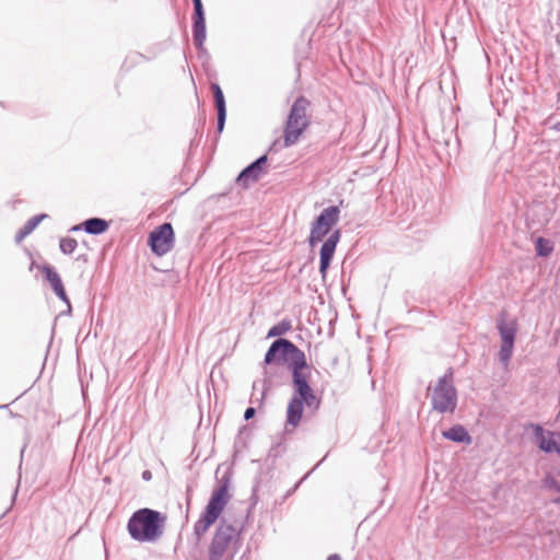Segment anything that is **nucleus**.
<instances>
[{
  "mask_svg": "<svg viewBox=\"0 0 560 560\" xmlns=\"http://www.w3.org/2000/svg\"><path fill=\"white\" fill-rule=\"evenodd\" d=\"M264 363H284L291 371L293 392L287 408L288 425L298 427L304 408L319 409L320 398L316 396L310 383L311 365L305 353L296 345L287 338L276 339L265 353Z\"/></svg>",
  "mask_w": 560,
  "mask_h": 560,
  "instance_id": "nucleus-1",
  "label": "nucleus"
},
{
  "mask_svg": "<svg viewBox=\"0 0 560 560\" xmlns=\"http://www.w3.org/2000/svg\"><path fill=\"white\" fill-rule=\"evenodd\" d=\"M165 521V515L159 511L139 509L130 516L127 530L136 541L154 542L163 535Z\"/></svg>",
  "mask_w": 560,
  "mask_h": 560,
  "instance_id": "nucleus-2",
  "label": "nucleus"
},
{
  "mask_svg": "<svg viewBox=\"0 0 560 560\" xmlns=\"http://www.w3.org/2000/svg\"><path fill=\"white\" fill-rule=\"evenodd\" d=\"M311 102L305 96H299L292 104L283 131L284 147L294 145L302 133L310 126V118L306 114Z\"/></svg>",
  "mask_w": 560,
  "mask_h": 560,
  "instance_id": "nucleus-3",
  "label": "nucleus"
},
{
  "mask_svg": "<svg viewBox=\"0 0 560 560\" xmlns=\"http://www.w3.org/2000/svg\"><path fill=\"white\" fill-rule=\"evenodd\" d=\"M457 389L454 386V372L450 368L439 377L431 394L432 410L439 413H453L457 407Z\"/></svg>",
  "mask_w": 560,
  "mask_h": 560,
  "instance_id": "nucleus-4",
  "label": "nucleus"
},
{
  "mask_svg": "<svg viewBox=\"0 0 560 560\" xmlns=\"http://www.w3.org/2000/svg\"><path fill=\"white\" fill-rule=\"evenodd\" d=\"M495 326L501 339L498 360L504 371H508L514 352L518 325L516 319L506 320L505 312H502L497 319Z\"/></svg>",
  "mask_w": 560,
  "mask_h": 560,
  "instance_id": "nucleus-5",
  "label": "nucleus"
},
{
  "mask_svg": "<svg viewBox=\"0 0 560 560\" xmlns=\"http://www.w3.org/2000/svg\"><path fill=\"white\" fill-rule=\"evenodd\" d=\"M241 528H236L232 524H228L222 518L215 528L211 544L209 546L208 558L209 560H221L225 552L229 550L231 545L237 544Z\"/></svg>",
  "mask_w": 560,
  "mask_h": 560,
  "instance_id": "nucleus-6",
  "label": "nucleus"
},
{
  "mask_svg": "<svg viewBox=\"0 0 560 560\" xmlns=\"http://www.w3.org/2000/svg\"><path fill=\"white\" fill-rule=\"evenodd\" d=\"M339 217L340 209L338 206H329L316 217L312 223L308 236V244L311 247L320 243L325 236H329L331 228L337 224Z\"/></svg>",
  "mask_w": 560,
  "mask_h": 560,
  "instance_id": "nucleus-7",
  "label": "nucleus"
},
{
  "mask_svg": "<svg viewBox=\"0 0 560 560\" xmlns=\"http://www.w3.org/2000/svg\"><path fill=\"white\" fill-rule=\"evenodd\" d=\"M175 234L173 226L171 223L165 222L150 232L148 245L153 254L161 257L173 248Z\"/></svg>",
  "mask_w": 560,
  "mask_h": 560,
  "instance_id": "nucleus-8",
  "label": "nucleus"
},
{
  "mask_svg": "<svg viewBox=\"0 0 560 560\" xmlns=\"http://www.w3.org/2000/svg\"><path fill=\"white\" fill-rule=\"evenodd\" d=\"M524 431H532L533 443L544 453H557L560 455V444L555 440L558 433L545 430L539 423L528 422L524 424Z\"/></svg>",
  "mask_w": 560,
  "mask_h": 560,
  "instance_id": "nucleus-9",
  "label": "nucleus"
},
{
  "mask_svg": "<svg viewBox=\"0 0 560 560\" xmlns=\"http://www.w3.org/2000/svg\"><path fill=\"white\" fill-rule=\"evenodd\" d=\"M224 508L214 503V501H208L199 520L194 525V535L197 541H199L207 530L217 522Z\"/></svg>",
  "mask_w": 560,
  "mask_h": 560,
  "instance_id": "nucleus-10",
  "label": "nucleus"
},
{
  "mask_svg": "<svg viewBox=\"0 0 560 560\" xmlns=\"http://www.w3.org/2000/svg\"><path fill=\"white\" fill-rule=\"evenodd\" d=\"M341 232L340 230L332 231L329 236L324 241L319 250V273L323 279L326 278L327 271L330 267L331 260L334 258L337 245L340 241Z\"/></svg>",
  "mask_w": 560,
  "mask_h": 560,
  "instance_id": "nucleus-11",
  "label": "nucleus"
},
{
  "mask_svg": "<svg viewBox=\"0 0 560 560\" xmlns=\"http://www.w3.org/2000/svg\"><path fill=\"white\" fill-rule=\"evenodd\" d=\"M267 154H262L249 163L237 175L236 184L243 188H247L250 184L256 183L264 174V166L267 164Z\"/></svg>",
  "mask_w": 560,
  "mask_h": 560,
  "instance_id": "nucleus-12",
  "label": "nucleus"
},
{
  "mask_svg": "<svg viewBox=\"0 0 560 560\" xmlns=\"http://www.w3.org/2000/svg\"><path fill=\"white\" fill-rule=\"evenodd\" d=\"M38 268L43 272V275L45 277V280L50 284V287H51L52 291L55 292V294L63 303L67 304L68 313H71V303H70V300H69V298L67 295V292L65 290V287H63V283H62V280H61L59 273L56 271V269L52 266H50L48 264L39 266Z\"/></svg>",
  "mask_w": 560,
  "mask_h": 560,
  "instance_id": "nucleus-13",
  "label": "nucleus"
},
{
  "mask_svg": "<svg viewBox=\"0 0 560 560\" xmlns=\"http://www.w3.org/2000/svg\"><path fill=\"white\" fill-rule=\"evenodd\" d=\"M192 36L195 37L198 46H201L206 40V18L205 9L201 0H192Z\"/></svg>",
  "mask_w": 560,
  "mask_h": 560,
  "instance_id": "nucleus-14",
  "label": "nucleus"
},
{
  "mask_svg": "<svg viewBox=\"0 0 560 560\" xmlns=\"http://www.w3.org/2000/svg\"><path fill=\"white\" fill-rule=\"evenodd\" d=\"M232 481V472L226 470L220 478H218V487L213 490L210 501L225 508L231 495L229 494V488Z\"/></svg>",
  "mask_w": 560,
  "mask_h": 560,
  "instance_id": "nucleus-15",
  "label": "nucleus"
},
{
  "mask_svg": "<svg viewBox=\"0 0 560 560\" xmlns=\"http://www.w3.org/2000/svg\"><path fill=\"white\" fill-rule=\"evenodd\" d=\"M214 105L217 109V132L220 135L225 126L226 104L222 89L218 83L211 85Z\"/></svg>",
  "mask_w": 560,
  "mask_h": 560,
  "instance_id": "nucleus-16",
  "label": "nucleus"
},
{
  "mask_svg": "<svg viewBox=\"0 0 560 560\" xmlns=\"http://www.w3.org/2000/svg\"><path fill=\"white\" fill-rule=\"evenodd\" d=\"M443 438L456 443H471V436L468 431L462 424H455L451 427L448 430L443 431Z\"/></svg>",
  "mask_w": 560,
  "mask_h": 560,
  "instance_id": "nucleus-17",
  "label": "nucleus"
},
{
  "mask_svg": "<svg viewBox=\"0 0 560 560\" xmlns=\"http://www.w3.org/2000/svg\"><path fill=\"white\" fill-rule=\"evenodd\" d=\"M82 226L88 234L101 235L108 230L109 223L105 219L94 217L83 221Z\"/></svg>",
  "mask_w": 560,
  "mask_h": 560,
  "instance_id": "nucleus-18",
  "label": "nucleus"
},
{
  "mask_svg": "<svg viewBox=\"0 0 560 560\" xmlns=\"http://www.w3.org/2000/svg\"><path fill=\"white\" fill-rule=\"evenodd\" d=\"M47 218V214L40 213L28 219L25 224L16 232L15 234V242L20 243L22 242L27 235H30L37 226L38 224Z\"/></svg>",
  "mask_w": 560,
  "mask_h": 560,
  "instance_id": "nucleus-19",
  "label": "nucleus"
},
{
  "mask_svg": "<svg viewBox=\"0 0 560 560\" xmlns=\"http://www.w3.org/2000/svg\"><path fill=\"white\" fill-rule=\"evenodd\" d=\"M536 255L539 257H548L553 252V243L549 238L539 236L535 240Z\"/></svg>",
  "mask_w": 560,
  "mask_h": 560,
  "instance_id": "nucleus-20",
  "label": "nucleus"
},
{
  "mask_svg": "<svg viewBox=\"0 0 560 560\" xmlns=\"http://www.w3.org/2000/svg\"><path fill=\"white\" fill-rule=\"evenodd\" d=\"M292 328V324L290 319H282L276 325H273L267 332V338L278 337L277 339L282 338L281 336L290 331Z\"/></svg>",
  "mask_w": 560,
  "mask_h": 560,
  "instance_id": "nucleus-21",
  "label": "nucleus"
},
{
  "mask_svg": "<svg viewBox=\"0 0 560 560\" xmlns=\"http://www.w3.org/2000/svg\"><path fill=\"white\" fill-rule=\"evenodd\" d=\"M78 246L77 240L72 237H62L59 243V248L65 255L72 254Z\"/></svg>",
  "mask_w": 560,
  "mask_h": 560,
  "instance_id": "nucleus-22",
  "label": "nucleus"
},
{
  "mask_svg": "<svg viewBox=\"0 0 560 560\" xmlns=\"http://www.w3.org/2000/svg\"><path fill=\"white\" fill-rule=\"evenodd\" d=\"M545 485L547 488L552 489L557 492H560V482L551 475H548L545 478Z\"/></svg>",
  "mask_w": 560,
  "mask_h": 560,
  "instance_id": "nucleus-23",
  "label": "nucleus"
},
{
  "mask_svg": "<svg viewBox=\"0 0 560 560\" xmlns=\"http://www.w3.org/2000/svg\"><path fill=\"white\" fill-rule=\"evenodd\" d=\"M270 387H271V381L269 380V377H265L262 380V389H261L260 398L257 399L259 401V405H262L265 396H266L267 392L270 389Z\"/></svg>",
  "mask_w": 560,
  "mask_h": 560,
  "instance_id": "nucleus-24",
  "label": "nucleus"
},
{
  "mask_svg": "<svg viewBox=\"0 0 560 560\" xmlns=\"http://www.w3.org/2000/svg\"><path fill=\"white\" fill-rule=\"evenodd\" d=\"M192 38H195V37L192 36ZM194 44H195V46H196V48L198 50V54H199L200 58L203 57V56L208 57V51H207V49L205 48V45H203L205 42H202L201 46H198L196 39H194Z\"/></svg>",
  "mask_w": 560,
  "mask_h": 560,
  "instance_id": "nucleus-25",
  "label": "nucleus"
},
{
  "mask_svg": "<svg viewBox=\"0 0 560 560\" xmlns=\"http://www.w3.org/2000/svg\"><path fill=\"white\" fill-rule=\"evenodd\" d=\"M256 415V409L254 407H248L246 408L245 412H244V419L246 421L253 419Z\"/></svg>",
  "mask_w": 560,
  "mask_h": 560,
  "instance_id": "nucleus-26",
  "label": "nucleus"
},
{
  "mask_svg": "<svg viewBox=\"0 0 560 560\" xmlns=\"http://www.w3.org/2000/svg\"><path fill=\"white\" fill-rule=\"evenodd\" d=\"M257 486H255L253 488V493H252V497H250V501H252V506L256 505L257 502H258V497H257Z\"/></svg>",
  "mask_w": 560,
  "mask_h": 560,
  "instance_id": "nucleus-27",
  "label": "nucleus"
},
{
  "mask_svg": "<svg viewBox=\"0 0 560 560\" xmlns=\"http://www.w3.org/2000/svg\"><path fill=\"white\" fill-rule=\"evenodd\" d=\"M151 477H152V474H151V471H150V470H144V471L142 472V478H143L144 480H150V479H151Z\"/></svg>",
  "mask_w": 560,
  "mask_h": 560,
  "instance_id": "nucleus-28",
  "label": "nucleus"
},
{
  "mask_svg": "<svg viewBox=\"0 0 560 560\" xmlns=\"http://www.w3.org/2000/svg\"><path fill=\"white\" fill-rule=\"evenodd\" d=\"M327 560H341V557L338 553H331L327 557Z\"/></svg>",
  "mask_w": 560,
  "mask_h": 560,
  "instance_id": "nucleus-29",
  "label": "nucleus"
},
{
  "mask_svg": "<svg viewBox=\"0 0 560 560\" xmlns=\"http://www.w3.org/2000/svg\"><path fill=\"white\" fill-rule=\"evenodd\" d=\"M81 230H83L82 223H81V224L73 225V226L70 229V232H78V231H81Z\"/></svg>",
  "mask_w": 560,
  "mask_h": 560,
  "instance_id": "nucleus-30",
  "label": "nucleus"
},
{
  "mask_svg": "<svg viewBox=\"0 0 560 560\" xmlns=\"http://www.w3.org/2000/svg\"><path fill=\"white\" fill-rule=\"evenodd\" d=\"M276 450L277 447H271L270 451H269V456H276Z\"/></svg>",
  "mask_w": 560,
  "mask_h": 560,
  "instance_id": "nucleus-31",
  "label": "nucleus"
},
{
  "mask_svg": "<svg viewBox=\"0 0 560 560\" xmlns=\"http://www.w3.org/2000/svg\"><path fill=\"white\" fill-rule=\"evenodd\" d=\"M483 51H485V56H486V59H487L488 63H490V55H489V52L487 51L486 48H483Z\"/></svg>",
  "mask_w": 560,
  "mask_h": 560,
  "instance_id": "nucleus-32",
  "label": "nucleus"
},
{
  "mask_svg": "<svg viewBox=\"0 0 560 560\" xmlns=\"http://www.w3.org/2000/svg\"><path fill=\"white\" fill-rule=\"evenodd\" d=\"M300 483H301V481H300V482H298V483L294 486V488L288 492V495H290L293 491H295V490H296V488H299V485H300Z\"/></svg>",
  "mask_w": 560,
  "mask_h": 560,
  "instance_id": "nucleus-33",
  "label": "nucleus"
},
{
  "mask_svg": "<svg viewBox=\"0 0 560 560\" xmlns=\"http://www.w3.org/2000/svg\"><path fill=\"white\" fill-rule=\"evenodd\" d=\"M18 489H19V485L16 486L15 490H14V494H13V499L15 498L16 493H18Z\"/></svg>",
  "mask_w": 560,
  "mask_h": 560,
  "instance_id": "nucleus-34",
  "label": "nucleus"
},
{
  "mask_svg": "<svg viewBox=\"0 0 560 560\" xmlns=\"http://www.w3.org/2000/svg\"><path fill=\"white\" fill-rule=\"evenodd\" d=\"M256 388H257V382H254V384H253V390H256Z\"/></svg>",
  "mask_w": 560,
  "mask_h": 560,
  "instance_id": "nucleus-35",
  "label": "nucleus"
},
{
  "mask_svg": "<svg viewBox=\"0 0 560 560\" xmlns=\"http://www.w3.org/2000/svg\"><path fill=\"white\" fill-rule=\"evenodd\" d=\"M555 128H556L557 130H560V124H557V125L555 126Z\"/></svg>",
  "mask_w": 560,
  "mask_h": 560,
  "instance_id": "nucleus-36",
  "label": "nucleus"
},
{
  "mask_svg": "<svg viewBox=\"0 0 560 560\" xmlns=\"http://www.w3.org/2000/svg\"><path fill=\"white\" fill-rule=\"evenodd\" d=\"M4 406H0V408H3Z\"/></svg>",
  "mask_w": 560,
  "mask_h": 560,
  "instance_id": "nucleus-37",
  "label": "nucleus"
}]
</instances>
